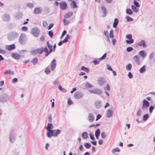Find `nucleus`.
Here are the masks:
<instances>
[{"label":"nucleus","mask_w":155,"mask_h":155,"mask_svg":"<svg viewBox=\"0 0 155 155\" xmlns=\"http://www.w3.org/2000/svg\"><path fill=\"white\" fill-rule=\"evenodd\" d=\"M61 132V130L59 129L50 130L49 133H48L47 136L48 138H51L52 136L57 137Z\"/></svg>","instance_id":"nucleus-1"},{"label":"nucleus","mask_w":155,"mask_h":155,"mask_svg":"<svg viewBox=\"0 0 155 155\" xmlns=\"http://www.w3.org/2000/svg\"><path fill=\"white\" fill-rule=\"evenodd\" d=\"M18 36V34L16 32L13 31L10 33L8 35L7 37L9 41H12L17 38Z\"/></svg>","instance_id":"nucleus-2"},{"label":"nucleus","mask_w":155,"mask_h":155,"mask_svg":"<svg viewBox=\"0 0 155 155\" xmlns=\"http://www.w3.org/2000/svg\"><path fill=\"white\" fill-rule=\"evenodd\" d=\"M27 41V37L24 34H21L19 38V42L21 45H24L26 43Z\"/></svg>","instance_id":"nucleus-3"},{"label":"nucleus","mask_w":155,"mask_h":155,"mask_svg":"<svg viewBox=\"0 0 155 155\" xmlns=\"http://www.w3.org/2000/svg\"><path fill=\"white\" fill-rule=\"evenodd\" d=\"M44 51V48H38L31 50L30 51L31 54L33 55H36L38 54H41Z\"/></svg>","instance_id":"nucleus-4"},{"label":"nucleus","mask_w":155,"mask_h":155,"mask_svg":"<svg viewBox=\"0 0 155 155\" xmlns=\"http://www.w3.org/2000/svg\"><path fill=\"white\" fill-rule=\"evenodd\" d=\"M16 133L15 130H12L9 135V139L10 141L12 143L15 142V140Z\"/></svg>","instance_id":"nucleus-5"},{"label":"nucleus","mask_w":155,"mask_h":155,"mask_svg":"<svg viewBox=\"0 0 155 155\" xmlns=\"http://www.w3.org/2000/svg\"><path fill=\"white\" fill-rule=\"evenodd\" d=\"M31 33L34 37H38L40 34V31L37 28L34 27L31 29Z\"/></svg>","instance_id":"nucleus-6"},{"label":"nucleus","mask_w":155,"mask_h":155,"mask_svg":"<svg viewBox=\"0 0 155 155\" xmlns=\"http://www.w3.org/2000/svg\"><path fill=\"white\" fill-rule=\"evenodd\" d=\"M89 92L91 94H94L97 95H100L102 93L101 90L97 88H95L92 90H90Z\"/></svg>","instance_id":"nucleus-7"},{"label":"nucleus","mask_w":155,"mask_h":155,"mask_svg":"<svg viewBox=\"0 0 155 155\" xmlns=\"http://www.w3.org/2000/svg\"><path fill=\"white\" fill-rule=\"evenodd\" d=\"M150 105L149 102L144 99L143 101V104L142 107V109L143 110H147Z\"/></svg>","instance_id":"nucleus-8"},{"label":"nucleus","mask_w":155,"mask_h":155,"mask_svg":"<svg viewBox=\"0 0 155 155\" xmlns=\"http://www.w3.org/2000/svg\"><path fill=\"white\" fill-rule=\"evenodd\" d=\"M83 95V94L82 92L80 91H77L74 93V97L75 99H78L81 98Z\"/></svg>","instance_id":"nucleus-9"},{"label":"nucleus","mask_w":155,"mask_h":155,"mask_svg":"<svg viewBox=\"0 0 155 155\" xmlns=\"http://www.w3.org/2000/svg\"><path fill=\"white\" fill-rule=\"evenodd\" d=\"M8 99V95L6 94H3L0 96V101L2 102H5Z\"/></svg>","instance_id":"nucleus-10"},{"label":"nucleus","mask_w":155,"mask_h":155,"mask_svg":"<svg viewBox=\"0 0 155 155\" xmlns=\"http://www.w3.org/2000/svg\"><path fill=\"white\" fill-rule=\"evenodd\" d=\"M57 64L56 63V60L53 59L51 61L50 64V68L51 71H54L55 68Z\"/></svg>","instance_id":"nucleus-11"},{"label":"nucleus","mask_w":155,"mask_h":155,"mask_svg":"<svg viewBox=\"0 0 155 155\" xmlns=\"http://www.w3.org/2000/svg\"><path fill=\"white\" fill-rule=\"evenodd\" d=\"M2 19L4 21L6 22H8L9 21L10 19V16L9 14H4L2 16Z\"/></svg>","instance_id":"nucleus-12"},{"label":"nucleus","mask_w":155,"mask_h":155,"mask_svg":"<svg viewBox=\"0 0 155 155\" xmlns=\"http://www.w3.org/2000/svg\"><path fill=\"white\" fill-rule=\"evenodd\" d=\"M105 82V79L103 77H100L99 78L98 80V84L99 85L101 86H103Z\"/></svg>","instance_id":"nucleus-13"},{"label":"nucleus","mask_w":155,"mask_h":155,"mask_svg":"<svg viewBox=\"0 0 155 155\" xmlns=\"http://www.w3.org/2000/svg\"><path fill=\"white\" fill-rule=\"evenodd\" d=\"M94 105L97 109L100 108L102 106L101 101L99 100H96L95 102Z\"/></svg>","instance_id":"nucleus-14"},{"label":"nucleus","mask_w":155,"mask_h":155,"mask_svg":"<svg viewBox=\"0 0 155 155\" xmlns=\"http://www.w3.org/2000/svg\"><path fill=\"white\" fill-rule=\"evenodd\" d=\"M60 7L63 10L66 9L67 8V4L66 2L62 1L60 3Z\"/></svg>","instance_id":"nucleus-15"},{"label":"nucleus","mask_w":155,"mask_h":155,"mask_svg":"<svg viewBox=\"0 0 155 155\" xmlns=\"http://www.w3.org/2000/svg\"><path fill=\"white\" fill-rule=\"evenodd\" d=\"M42 9L41 8L37 7L35 8L33 12L35 14H39L42 12Z\"/></svg>","instance_id":"nucleus-16"},{"label":"nucleus","mask_w":155,"mask_h":155,"mask_svg":"<svg viewBox=\"0 0 155 155\" xmlns=\"http://www.w3.org/2000/svg\"><path fill=\"white\" fill-rule=\"evenodd\" d=\"M47 45L48 46V48L50 50L48 52V53H45V57H47L48 56V55L50 54L51 52L52 51V45L50 44L49 42L48 41L47 42Z\"/></svg>","instance_id":"nucleus-17"},{"label":"nucleus","mask_w":155,"mask_h":155,"mask_svg":"<svg viewBox=\"0 0 155 155\" xmlns=\"http://www.w3.org/2000/svg\"><path fill=\"white\" fill-rule=\"evenodd\" d=\"M133 59L134 61L138 65L140 64V57L138 55H135L133 57Z\"/></svg>","instance_id":"nucleus-18"},{"label":"nucleus","mask_w":155,"mask_h":155,"mask_svg":"<svg viewBox=\"0 0 155 155\" xmlns=\"http://www.w3.org/2000/svg\"><path fill=\"white\" fill-rule=\"evenodd\" d=\"M88 120L91 122H93L94 120V117L93 114L91 113L88 114Z\"/></svg>","instance_id":"nucleus-19"},{"label":"nucleus","mask_w":155,"mask_h":155,"mask_svg":"<svg viewBox=\"0 0 155 155\" xmlns=\"http://www.w3.org/2000/svg\"><path fill=\"white\" fill-rule=\"evenodd\" d=\"M53 128V126L52 124L51 123H48V126L46 127V129L48 130L47 132L46 135L48 134V133H49L50 130H52L51 129Z\"/></svg>","instance_id":"nucleus-20"},{"label":"nucleus","mask_w":155,"mask_h":155,"mask_svg":"<svg viewBox=\"0 0 155 155\" xmlns=\"http://www.w3.org/2000/svg\"><path fill=\"white\" fill-rule=\"evenodd\" d=\"M15 48V46L14 44H12L10 45H6L5 46L6 49L9 51H10L14 49Z\"/></svg>","instance_id":"nucleus-21"},{"label":"nucleus","mask_w":155,"mask_h":155,"mask_svg":"<svg viewBox=\"0 0 155 155\" xmlns=\"http://www.w3.org/2000/svg\"><path fill=\"white\" fill-rule=\"evenodd\" d=\"M71 2L70 5L71 8L73 9L77 8L76 2L75 1L72 0H71Z\"/></svg>","instance_id":"nucleus-22"},{"label":"nucleus","mask_w":155,"mask_h":155,"mask_svg":"<svg viewBox=\"0 0 155 155\" xmlns=\"http://www.w3.org/2000/svg\"><path fill=\"white\" fill-rule=\"evenodd\" d=\"M113 115V112L110 110H108L106 113V117H112Z\"/></svg>","instance_id":"nucleus-23"},{"label":"nucleus","mask_w":155,"mask_h":155,"mask_svg":"<svg viewBox=\"0 0 155 155\" xmlns=\"http://www.w3.org/2000/svg\"><path fill=\"white\" fill-rule=\"evenodd\" d=\"M12 55L13 58L16 60H18L21 57L19 54L16 53H13Z\"/></svg>","instance_id":"nucleus-24"},{"label":"nucleus","mask_w":155,"mask_h":155,"mask_svg":"<svg viewBox=\"0 0 155 155\" xmlns=\"http://www.w3.org/2000/svg\"><path fill=\"white\" fill-rule=\"evenodd\" d=\"M139 46H143V47H146L147 45L145 44V42L144 40H142L140 42H139L137 44Z\"/></svg>","instance_id":"nucleus-25"},{"label":"nucleus","mask_w":155,"mask_h":155,"mask_svg":"<svg viewBox=\"0 0 155 155\" xmlns=\"http://www.w3.org/2000/svg\"><path fill=\"white\" fill-rule=\"evenodd\" d=\"M139 54L143 58H145L147 55V54L144 50H142L140 51Z\"/></svg>","instance_id":"nucleus-26"},{"label":"nucleus","mask_w":155,"mask_h":155,"mask_svg":"<svg viewBox=\"0 0 155 155\" xmlns=\"http://www.w3.org/2000/svg\"><path fill=\"white\" fill-rule=\"evenodd\" d=\"M131 8L133 11L135 13H137L139 11V7H137L134 6V5H131Z\"/></svg>","instance_id":"nucleus-27"},{"label":"nucleus","mask_w":155,"mask_h":155,"mask_svg":"<svg viewBox=\"0 0 155 155\" xmlns=\"http://www.w3.org/2000/svg\"><path fill=\"white\" fill-rule=\"evenodd\" d=\"M82 138L84 139H87L88 138V134L86 132H83L81 135Z\"/></svg>","instance_id":"nucleus-28"},{"label":"nucleus","mask_w":155,"mask_h":155,"mask_svg":"<svg viewBox=\"0 0 155 155\" xmlns=\"http://www.w3.org/2000/svg\"><path fill=\"white\" fill-rule=\"evenodd\" d=\"M73 13L72 12H69L64 15L65 18H68L71 17L73 15Z\"/></svg>","instance_id":"nucleus-29"},{"label":"nucleus","mask_w":155,"mask_h":155,"mask_svg":"<svg viewBox=\"0 0 155 155\" xmlns=\"http://www.w3.org/2000/svg\"><path fill=\"white\" fill-rule=\"evenodd\" d=\"M5 74H8L10 75H13L14 74V72L13 71H11L10 70H7L4 72Z\"/></svg>","instance_id":"nucleus-30"},{"label":"nucleus","mask_w":155,"mask_h":155,"mask_svg":"<svg viewBox=\"0 0 155 155\" xmlns=\"http://www.w3.org/2000/svg\"><path fill=\"white\" fill-rule=\"evenodd\" d=\"M119 20L117 18H115L114 20V22L113 23V27L114 28H116L118 23Z\"/></svg>","instance_id":"nucleus-31"},{"label":"nucleus","mask_w":155,"mask_h":155,"mask_svg":"<svg viewBox=\"0 0 155 155\" xmlns=\"http://www.w3.org/2000/svg\"><path fill=\"white\" fill-rule=\"evenodd\" d=\"M146 67L145 65H143L142 67L140 70L139 71L140 73H143L146 71Z\"/></svg>","instance_id":"nucleus-32"},{"label":"nucleus","mask_w":155,"mask_h":155,"mask_svg":"<svg viewBox=\"0 0 155 155\" xmlns=\"http://www.w3.org/2000/svg\"><path fill=\"white\" fill-rule=\"evenodd\" d=\"M70 38L71 36L69 35H67L63 41H62V42L64 43L67 42L68 41V39Z\"/></svg>","instance_id":"nucleus-33"},{"label":"nucleus","mask_w":155,"mask_h":155,"mask_svg":"<svg viewBox=\"0 0 155 155\" xmlns=\"http://www.w3.org/2000/svg\"><path fill=\"white\" fill-rule=\"evenodd\" d=\"M126 13L128 15H131L133 14V12L130 9L127 8L126 10Z\"/></svg>","instance_id":"nucleus-34"},{"label":"nucleus","mask_w":155,"mask_h":155,"mask_svg":"<svg viewBox=\"0 0 155 155\" xmlns=\"http://www.w3.org/2000/svg\"><path fill=\"white\" fill-rule=\"evenodd\" d=\"M126 70L127 71H129L131 70L132 68V65L131 64H128L126 66Z\"/></svg>","instance_id":"nucleus-35"},{"label":"nucleus","mask_w":155,"mask_h":155,"mask_svg":"<svg viewBox=\"0 0 155 155\" xmlns=\"http://www.w3.org/2000/svg\"><path fill=\"white\" fill-rule=\"evenodd\" d=\"M149 117V114H146L143 116V119L144 121H146L147 120Z\"/></svg>","instance_id":"nucleus-36"},{"label":"nucleus","mask_w":155,"mask_h":155,"mask_svg":"<svg viewBox=\"0 0 155 155\" xmlns=\"http://www.w3.org/2000/svg\"><path fill=\"white\" fill-rule=\"evenodd\" d=\"M85 86L87 88H92L93 87V86L90 84L88 82H87L85 84Z\"/></svg>","instance_id":"nucleus-37"},{"label":"nucleus","mask_w":155,"mask_h":155,"mask_svg":"<svg viewBox=\"0 0 155 155\" xmlns=\"http://www.w3.org/2000/svg\"><path fill=\"white\" fill-rule=\"evenodd\" d=\"M51 69H50V66H48L46 68L45 70V72L47 74H49L50 73Z\"/></svg>","instance_id":"nucleus-38"},{"label":"nucleus","mask_w":155,"mask_h":155,"mask_svg":"<svg viewBox=\"0 0 155 155\" xmlns=\"http://www.w3.org/2000/svg\"><path fill=\"white\" fill-rule=\"evenodd\" d=\"M22 14L21 13H18L16 14L15 17L17 18H20L22 17Z\"/></svg>","instance_id":"nucleus-39"},{"label":"nucleus","mask_w":155,"mask_h":155,"mask_svg":"<svg viewBox=\"0 0 155 155\" xmlns=\"http://www.w3.org/2000/svg\"><path fill=\"white\" fill-rule=\"evenodd\" d=\"M38 61V59L37 58H34V59L32 60L31 62L34 65H35Z\"/></svg>","instance_id":"nucleus-40"},{"label":"nucleus","mask_w":155,"mask_h":155,"mask_svg":"<svg viewBox=\"0 0 155 155\" xmlns=\"http://www.w3.org/2000/svg\"><path fill=\"white\" fill-rule=\"evenodd\" d=\"M82 70L83 71L87 73L89 72V69L88 68H86L84 66H82L81 68Z\"/></svg>","instance_id":"nucleus-41"},{"label":"nucleus","mask_w":155,"mask_h":155,"mask_svg":"<svg viewBox=\"0 0 155 155\" xmlns=\"http://www.w3.org/2000/svg\"><path fill=\"white\" fill-rule=\"evenodd\" d=\"M116 151L120 152V149L118 148H114L112 150V152L113 153H114Z\"/></svg>","instance_id":"nucleus-42"},{"label":"nucleus","mask_w":155,"mask_h":155,"mask_svg":"<svg viewBox=\"0 0 155 155\" xmlns=\"http://www.w3.org/2000/svg\"><path fill=\"white\" fill-rule=\"evenodd\" d=\"M84 146L87 149L89 148L91 146V145L89 143H84Z\"/></svg>","instance_id":"nucleus-43"},{"label":"nucleus","mask_w":155,"mask_h":155,"mask_svg":"<svg viewBox=\"0 0 155 155\" xmlns=\"http://www.w3.org/2000/svg\"><path fill=\"white\" fill-rule=\"evenodd\" d=\"M101 9L102 11L104 13V16H106L107 13L106 9L104 6H103L101 7Z\"/></svg>","instance_id":"nucleus-44"},{"label":"nucleus","mask_w":155,"mask_h":155,"mask_svg":"<svg viewBox=\"0 0 155 155\" xmlns=\"http://www.w3.org/2000/svg\"><path fill=\"white\" fill-rule=\"evenodd\" d=\"M114 37V31L112 29H111L109 33V37L110 38H113Z\"/></svg>","instance_id":"nucleus-45"},{"label":"nucleus","mask_w":155,"mask_h":155,"mask_svg":"<svg viewBox=\"0 0 155 155\" xmlns=\"http://www.w3.org/2000/svg\"><path fill=\"white\" fill-rule=\"evenodd\" d=\"M127 21V22H130L132 21L133 20V19L128 16H127L126 17Z\"/></svg>","instance_id":"nucleus-46"},{"label":"nucleus","mask_w":155,"mask_h":155,"mask_svg":"<svg viewBox=\"0 0 155 155\" xmlns=\"http://www.w3.org/2000/svg\"><path fill=\"white\" fill-rule=\"evenodd\" d=\"M154 52L153 51H152L150 54L149 56V58L150 59H152L154 58Z\"/></svg>","instance_id":"nucleus-47"},{"label":"nucleus","mask_w":155,"mask_h":155,"mask_svg":"<svg viewBox=\"0 0 155 155\" xmlns=\"http://www.w3.org/2000/svg\"><path fill=\"white\" fill-rule=\"evenodd\" d=\"M134 4V6H136L137 7H140V5L139 3L136 1L135 0H134L133 2Z\"/></svg>","instance_id":"nucleus-48"},{"label":"nucleus","mask_w":155,"mask_h":155,"mask_svg":"<svg viewBox=\"0 0 155 155\" xmlns=\"http://www.w3.org/2000/svg\"><path fill=\"white\" fill-rule=\"evenodd\" d=\"M129 40H126V42L127 44H131L134 42V40L133 39H129Z\"/></svg>","instance_id":"nucleus-49"},{"label":"nucleus","mask_w":155,"mask_h":155,"mask_svg":"<svg viewBox=\"0 0 155 155\" xmlns=\"http://www.w3.org/2000/svg\"><path fill=\"white\" fill-rule=\"evenodd\" d=\"M106 53L104 54L101 58L98 59V60L99 61H101L104 59L106 58Z\"/></svg>","instance_id":"nucleus-50"},{"label":"nucleus","mask_w":155,"mask_h":155,"mask_svg":"<svg viewBox=\"0 0 155 155\" xmlns=\"http://www.w3.org/2000/svg\"><path fill=\"white\" fill-rule=\"evenodd\" d=\"M63 21L65 25H67L69 23V21L68 20H66L65 19H64Z\"/></svg>","instance_id":"nucleus-51"},{"label":"nucleus","mask_w":155,"mask_h":155,"mask_svg":"<svg viewBox=\"0 0 155 155\" xmlns=\"http://www.w3.org/2000/svg\"><path fill=\"white\" fill-rule=\"evenodd\" d=\"M101 136L102 139H105L107 136L106 135L104 132H102L101 134Z\"/></svg>","instance_id":"nucleus-52"},{"label":"nucleus","mask_w":155,"mask_h":155,"mask_svg":"<svg viewBox=\"0 0 155 155\" xmlns=\"http://www.w3.org/2000/svg\"><path fill=\"white\" fill-rule=\"evenodd\" d=\"M48 34L51 38H53V32L52 31H49L48 33Z\"/></svg>","instance_id":"nucleus-53"},{"label":"nucleus","mask_w":155,"mask_h":155,"mask_svg":"<svg viewBox=\"0 0 155 155\" xmlns=\"http://www.w3.org/2000/svg\"><path fill=\"white\" fill-rule=\"evenodd\" d=\"M154 109V107L152 106H150L149 108V112L150 113H152L153 110Z\"/></svg>","instance_id":"nucleus-54"},{"label":"nucleus","mask_w":155,"mask_h":155,"mask_svg":"<svg viewBox=\"0 0 155 155\" xmlns=\"http://www.w3.org/2000/svg\"><path fill=\"white\" fill-rule=\"evenodd\" d=\"M142 114V110L141 109H139L138 110L137 112V115L138 116H140Z\"/></svg>","instance_id":"nucleus-55"},{"label":"nucleus","mask_w":155,"mask_h":155,"mask_svg":"<svg viewBox=\"0 0 155 155\" xmlns=\"http://www.w3.org/2000/svg\"><path fill=\"white\" fill-rule=\"evenodd\" d=\"M100 129H97L95 132V135H100Z\"/></svg>","instance_id":"nucleus-56"},{"label":"nucleus","mask_w":155,"mask_h":155,"mask_svg":"<svg viewBox=\"0 0 155 155\" xmlns=\"http://www.w3.org/2000/svg\"><path fill=\"white\" fill-rule=\"evenodd\" d=\"M104 88L105 91H106V90H107L108 91H109L110 90V86H109V85L108 84H107V85L106 87H104Z\"/></svg>","instance_id":"nucleus-57"},{"label":"nucleus","mask_w":155,"mask_h":155,"mask_svg":"<svg viewBox=\"0 0 155 155\" xmlns=\"http://www.w3.org/2000/svg\"><path fill=\"white\" fill-rule=\"evenodd\" d=\"M126 38L128 39H132V35L131 34H128L126 36Z\"/></svg>","instance_id":"nucleus-58"},{"label":"nucleus","mask_w":155,"mask_h":155,"mask_svg":"<svg viewBox=\"0 0 155 155\" xmlns=\"http://www.w3.org/2000/svg\"><path fill=\"white\" fill-rule=\"evenodd\" d=\"M89 136L90 137V138L93 140H95V139L94 137V135L92 133H90L89 134Z\"/></svg>","instance_id":"nucleus-59"},{"label":"nucleus","mask_w":155,"mask_h":155,"mask_svg":"<svg viewBox=\"0 0 155 155\" xmlns=\"http://www.w3.org/2000/svg\"><path fill=\"white\" fill-rule=\"evenodd\" d=\"M133 49V48L131 47H129L127 48V52H130Z\"/></svg>","instance_id":"nucleus-60"},{"label":"nucleus","mask_w":155,"mask_h":155,"mask_svg":"<svg viewBox=\"0 0 155 155\" xmlns=\"http://www.w3.org/2000/svg\"><path fill=\"white\" fill-rule=\"evenodd\" d=\"M27 5L28 7L31 8H33L34 7L33 5L31 3H28Z\"/></svg>","instance_id":"nucleus-61"},{"label":"nucleus","mask_w":155,"mask_h":155,"mask_svg":"<svg viewBox=\"0 0 155 155\" xmlns=\"http://www.w3.org/2000/svg\"><path fill=\"white\" fill-rule=\"evenodd\" d=\"M43 25L44 27H46L48 26V24L45 21H43Z\"/></svg>","instance_id":"nucleus-62"},{"label":"nucleus","mask_w":155,"mask_h":155,"mask_svg":"<svg viewBox=\"0 0 155 155\" xmlns=\"http://www.w3.org/2000/svg\"><path fill=\"white\" fill-rule=\"evenodd\" d=\"M21 30L22 31H26L28 30V28L26 26H23L22 27Z\"/></svg>","instance_id":"nucleus-63"},{"label":"nucleus","mask_w":155,"mask_h":155,"mask_svg":"<svg viewBox=\"0 0 155 155\" xmlns=\"http://www.w3.org/2000/svg\"><path fill=\"white\" fill-rule=\"evenodd\" d=\"M18 81V79L16 78H14L12 80V83H16Z\"/></svg>","instance_id":"nucleus-64"}]
</instances>
